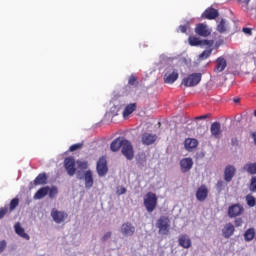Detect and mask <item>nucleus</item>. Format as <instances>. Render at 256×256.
Returning <instances> with one entry per match:
<instances>
[{
    "mask_svg": "<svg viewBox=\"0 0 256 256\" xmlns=\"http://www.w3.org/2000/svg\"><path fill=\"white\" fill-rule=\"evenodd\" d=\"M236 227H241L243 225V219L238 218L234 221Z\"/></svg>",
    "mask_w": 256,
    "mask_h": 256,
    "instance_id": "de8ad7c7",
    "label": "nucleus"
},
{
    "mask_svg": "<svg viewBox=\"0 0 256 256\" xmlns=\"http://www.w3.org/2000/svg\"><path fill=\"white\" fill-rule=\"evenodd\" d=\"M243 171H246V173H249V175H256V163H246L243 166Z\"/></svg>",
    "mask_w": 256,
    "mask_h": 256,
    "instance_id": "cd10ccee",
    "label": "nucleus"
},
{
    "mask_svg": "<svg viewBox=\"0 0 256 256\" xmlns=\"http://www.w3.org/2000/svg\"><path fill=\"white\" fill-rule=\"evenodd\" d=\"M195 33H197V35L200 37H209V35H211L209 27L203 23H200L196 26Z\"/></svg>",
    "mask_w": 256,
    "mask_h": 256,
    "instance_id": "dca6fc26",
    "label": "nucleus"
},
{
    "mask_svg": "<svg viewBox=\"0 0 256 256\" xmlns=\"http://www.w3.org/2000/svg\"><path fill=\"white\" fill-rule=\"evenodd\" d=\"M223 187H225L223 180H219L216 184V188L218 189V191H223Z\"/></svg>",
    "mask_w": 256,
    "mask_h": 256,
    "instance_id": "c03bdc74",
    "label": "nucleus"
},
{
    "mask_svg": "<svg viewBox=\"0 0 256 256\" xmlns=\"http://www.w3.org/2000/svg\"><path fill=\"white\" fill-rule=\"evenodd\" d=\"M85 187L91 189L93 187V172L87 170L84 174Z\"/></svg>",
    "mask_w": 256,
    "mask_h": 256,
    "instance_id": "b1692460",
    "label": "nucleus"
},
{
    "mask_svg": "<svg viewBox=\"0 0 256 256\" xmlns=\"http://www.w3.org/2000/svg\"><path fill=\"white\" fill-rule=\"evenodd\" d=\"M57 193H59V190L57 187L53 186L52 188L48 187V195L50 199H54V197H57Z\"/></svg>",
    "mask_w": 256,
    "mask_h": 256,
    "instance_id": "473e14b6",
    "label": "nucleus"
},
{
    "mask_svg": "<svg viewBox=\"0 0 256 256\" xmlns=\"http://www.w3.org/2000/svg\"><path fill=\"white\" fill-rule=\"evenodd\" d=\"M79 149H83V143H77L70 146L69 151H79Z\"/></svg>",
    "mask_w": 256,
    "mask_h": 256,
    "instance_id": "58836bf2",
    "label": "nucleus"
},
{
    "mask_svg": "<svg viewBox=\"0 0 256 256\" xmlns=\"http://www.w3.org/2000/svg\"><path fill=\"white\" fill-rule=\"evenodd\" d=\"M213 52V50H204L200 55H199V59L205 60V59H209V57H211V53Z\"/></svg>",
    "mask_w": 256,
    "mask_h": 256,
    "instance_id": "c9c22d12",
    "label": "nucleus"
},
{
    "mask_svg": "<svg viewBox=\"0 0 256 256\" xmlns=\"http://www.w3.org/2000/svg\"><path fill=\"white\" fill-rule=\"evenodd\" d=\"M225 19H221L220 23L217 25V31L218 33H225L227 31V28L225 27Z\"/></svg>",
    "mask_w": 256,
    "mask_h": 256,
    "instance_id": "72a5a7b5",
    "label": "nucleus"
},
{
    "mask_svg": "<svg viewBox=\"0 0 256 256\" xmlns=\"http://www.w3.org/2000/svg\"><path fill=\"white\" fill-rule=\"evenodd\" d=\"M96 169L99 177H105V175H107L109 167L107 166V158H105V156L99 158Z\"/></svg>",
    "mask_w": 256,
    "mask_h": 256,
    "instance_id": "0eeeda50",
    "label": "nucleus"
},
{
    "mask_svg": "<svg viewBox=\"0 0 256 256\" xmlns=\"http://www.w3.org/2000/svg\"><path fill=\"white\" fill-rule=\"evenodd\" d=\"M108 239H111V232H107L106 234L103 235L102 241H108Z\"/></svg>",
    "mask_w": 256,
    "mask_h": 256,
    "instance_id": "09e8293b",
    "label": "nucleus"
},
{
    "mask_svg": "<svg viewBox=\"0 0 256 256\" xmlns=\"http://www.w3.org/2000/svg\"><path fill=\"white\" fill-rule=\"evenodd\" d=\"M49 195V186H45L40 188L35 194L34 199L39 200L43 199V197H47Z\"/></svg>",
    "mask_w": 256,
    "mask_h": 256,
    "instance_id": "a878e982",
    "label": "nucleus"
},
{
    "mask_svg": "<svg viewBox=\"0 0 256 256\" xmlns=\"http://www.w3.org/2000/svg\"><path fill=\"white\" fill-rule=\"evenodd\" d=\"M240 101H241V99H239V98L234 99V103H239Z\"/></svg>",
    "mask_w": 256,
    "mask_h": 256,
    "instance_id": "6e6d98bb",
    "label": "nucleus"
},
{
    "mask_svg": "<svg viewBox=\"0 0 256 256\" xmlns=\"http://www.w3.org/2000/svg\"><path fill=\"white\" fill-rule=\"evenodd\" d=\"M202 19H208L209 21H213V19H217L219 17V10L209 7L202 13Z\"/></svg>",
    "mask_w": 256,
    "mask_h": 256,
    "instance_id": "ddd939ff",
    "label": "nucleus"
},
{
    "mask_svg": "<svg viewBox=\"0 0 256 256\" xmlns=\"http://www.w3.org/2000/svg\"><path fill=\"white\" fill-rule=\"evenodd\" d=\"M15 233L16 235H19V237H22V239H26V241H29L30 237L29 234L25 233V229L21 227V223L17 222L14 225Z\"/></svg>",
    "mask_w": 256,
    "mask_h": 256,
    "instance_id": "4be33fe9",
    "label": "nucleus"
},
{
    "mask_svg": "<svg viewBox=\"0 0 256 256\" xmlns=\"http://www.w3.org/2000/svg\"><path fill=\"white\" fill-rule=\"evenodd\" d=\"M242 31L246 35H253V30L251 28H243Z\"/></svg>",
    "mask_w": 256,
    "mask_h": 256,
    "instance_id": "49530a36",
    "label": "nucleus"
},
{
    "mask_svg": "<svg viewBox=\"0 0 256 256\" xmlns=\"http://www.w3.org/2000/svg\"><path fill=\"white\" fill-rule=\"evenodd\" d=\"M188 27H189V25H180L179 30L181 33H187Z\"/></svg>",
    "mask_w": 256,
    "mask_h": 256,
    "instance_id": "a18cd8bd",
    "label": "nucleus"
},
{
    "mask_svg": "<svg viewBox=\"0 0 256 256\" xmlns=\"http://www.w3.org/2000/svg\"><path fill=\"white\" fill-rule=\"evenodd\" d=\"M8 212H9V207H7V206L1 207L0 208V219H3V217H5Z\"/></svg>",
    "mask_w": 256,
    "mask_h": 256,
    "instance_id": "ea45409f",
    "label": "nucleus"
},
{
    "mask_svg": "<svg viewBox=\"0 0 256 256\" xmlns=\"http://www.w3.org/2000/svg\"><path fill=\"white\" fill-rule=\"evenodd\" d=\"M141 141L146 146L153 145L157 141V135L145 132L142 134Z\"/></svg>",
    "mask_w": 256,
    "mask_h": 256,
    "instance_id": "f3484780",
    "label": "nucleus"
},
{
    "mask_svg": "<svg viewBox=\"0 0 256 256\" xmlns=\"http://www.w3.org/2000/svg\"><path fill=\"white\" fill-rule=\"evenodd\" d=\"M125 141H126V139L121 138V137L114 139L112 141V143L110 144L111 151H113L114 153H117V151H119V149H121V147H123Z\"/></svg>",
    "mask_w": 256,
    "mask_h": 256,
    "instance_id": "6ab92c4d",
    "label": "nucleus"
},
{
    "mask_svg": "<svg viewBox=\"0 0 256 256\" xmlns=\"http://www.w3.org/2000/svg\"><path fill=\"white\" fill-rule=\"evenodd\" d=\"M122 155L128 160L133 161V157H135V152L133 151V145L129 140L124 141L122 145Z\"/></svg>",
    "mask_w": 256,
    "mask_h": 256,
    "instance_id": "423d86ee",
    "label": "nucleus"
},
{
    "mask_svg": "<svg viewBox=\"0 0 256 256\" xmlns=\"http://www.w3.org/2000/svg\"><path fill=\"white\" fill-rule=\"evenodd\" d=\"M227 69V60L225 57L220 56L216 59V66L214 68L215 73H223Z\"/></svg>",
    "mask_w": 256,
    "mask_h": 256,
    "instance_id": "2eb2a0df",
    "label": "nucleus"
},
{
    "mask_svg": "<svg viewBox=\"0 0 256 256\" xmlns=\"http://www.w3.org/2000/svg\"><path fill=\"white\" fill-rule=\"evenodd\" d=\"M117 195H125V193H127V189L123 186L117 188V191H116Z\"/></svg>",
    "mask_w": 256,
    "mask_h": 256,
    "instance_id": "37998d69",
    "label": "nucleus"
},
{
    "mask_svg": "<svg viewBox=\"0 0 256 256\" xmlns=\"http://www.w3.org/2000/svg\"><path fill=\"white\" fill-rule=\"evenodd\" d=\"M189 44L192 47H197V45H201V40L197 37H190L189 38Z\"/></svg>",
    "mask_w": 256,
    "mask_h": 256,
    "instance_id": "f704fd0d",
    "label": "nucleus"
},
{
    "mask_svg": "<svg viewBox=\"0 0 256 256\" xmlns=\"http://www.w3.org/2000/svg\"><path fill=\"white\" fill-rule=\"evenodd\" d=\"M128 85H139V81H137V76H135L134 74H132L129 79H128Z\"/></svg>",
    "mask_w": 256,
    "mask_h": 256,
    "instance_id": "4c0bfd02",
    "label": "nucleus"
},
{
    "mask_svg": "<svg viewBox=\"0 0 256 256\" xmlns=\"http://www.w3.org/2000/svg\"><path fill=\"white\" fill-rule=\"evenodd\" d=\"M199 145V141L195 138H187L184 141V147L187 149V151H191V149H196V147Z\"/></svg>",
    "mask_w": 256,
    "mask_h": 256,
    "instance_id": "5701e85b",
    "label": "nucleus"
},
{
    "mask_svg": "<svg viewBox=\"0 0 256 256\" xmlns=\"http://www.w3.org/2000/svg\"><path fill=\"white\" fill-rule=\"evenodd\" d=\"M255 239V228H249L244 233V241L248 242Z\"/></svg>",
    "mask_w": 256,
    "mask_h": 256,
    "instance_id": "c85d7f7f",
    "label": "nucleus"
},
{
    "mask_svg": "<svg viewBox=\"0 0 256 256\" xmlns=\"http://www.w3.org/2000/svg\"><path fill=\"white\" fill-rule=\"evenodd\" d=\"M64 167L67 171V174L70 177H73V175H75V173H77V168L75 167V158H73V157L65 158Z\"/></svg>",
    "mask_w": 256,
    "mask_h": 256,
    "instance_id": "6e6552de",
    "label": "nucleus"
},
{
    "mask_svg": "<svg viewBox=\"0 0 256 256\" xmlns=\"http://www.w3.org/2000/svg\"><path fill=\"white\" fill-rule=\"evenodd\" d=\"M233 233H235V226L231 223H227L222 229V235L225 239L233 237Z\"/></svg>",
    "mask_w": 256,
    "mask_h": 256,
    "instance_id": "aec40b11",
    "label": "nucleus"
},
{
    "mask_svg": "<svg viewBox=\"0 0 256 256\" xmlns=\"http://www.w3.org/2000/svg\"><path fill=\"white\" fill-rule=\"evenodd\" d=\"M178 244L180 247H183V249H189L191 247V238L187 234H182L178 238Z\"/></svg>",
    "mask_w": 256,
    "mask_h": 256,
    "instance_id": "412c9836",
    "label": "nucleus"
},
{
    "mask_svg": "<svg viewBox=\"0 0 256 256\" xmlns=\"http://www.w3.org/2000/svg\"><path fill=\"white\" fill-rule=\"evenodd\" d=\"M79 167H82V169H87V163L86 162H81L79 164Z\"/></svg>",
    "mask_w": 256,
    "mask_h": 256,
    "instance_id": "864d4df0",
    "label": "nucleus"
},
{
    "mask_svg": "<svg viewBox=\"0 0 256 256\" xmlns=\"http://www.w3.org/2000/svg\"><path fill=\"white\" fill-rule=\"evenodd\" d=\"M47 184V174L41 173L39 174L33 181V185H46Z\"/></svg>",
    "mask_w": 256,
    "mask_h": 256,
    "instance_id": "bb28decb",
    "label": "nucleus"
},
{
    "mask_svg": "<svg viewBox=\"0 0 256 256\" xmlns=\"http://www.w3.org/2000/svg\"><path fill=\"white\" fill-rule=\"evenodd\" d=\"M249 191L256 193V176L252 177L250 180Z\"/></svg>",
    "mask_w": 256,
    "mask_h": 256,
    "instance_id": "e433bc0d",
    "label": "nucleus"
},
{
    "mask_svg": "<svg viewBox=\"0 0 256 256\" xmlns=\"http://www.w3.org/2000/svg\"><path fill=\"white\" fill-rule=\"evenodd\" d=\"M17 207H19V198H13L10 201V204H9V211H10V213L12 211H15V209H17Z\"/></svg>",
    "mask_w": 256,
    "mask_h": 256,
    "instance_id": "7c9ffc66",
    "label": "nucleus"
},
{
    "mask_svg": "<svg viewBox=\"0 0 256 256\" xmlns=\"http://www.w3.org/2000/svg\"><path fill=\"white\" fill-rule=\"evenodd\" d=\"M231 145H233V146L239 145V140H237V138H232L231 139Z\"/></svg>",
    "mask_w": 256,
    "mask_h": 256,
    "instance_id": "603ef678",
    "label": "nucleus"
},
{
    "mask_svg": "<svg viewBox=\"0 0 256 256\" xmlns=\"http://www.w3.org/2000/svg\"><path fill=\"white\" fill-rule=\"evenodd\" d=\"M163 79L164 83L167 85H173V83L179 79V70L173 67L168 68L164 74Z\"/></svg>",
    "mask_w": 256,
    "mask_h": 256,
    "instance_id": "20e7f679",
    "label": "nucleus"
},
{
    "mask_svg": "<svg viewBox=\"0 0 256 256\" xmlns=\"http://www.w3.org/2000/svg\"><path fill=\"white\" fill-rule=\"evenodd\" d=\"M157 194L148 192L144 196V207L148 213H153L154 209H157Z\"/></svg>",
    "mask_w": 256,
    "mask_h": 256,
    "instance_id": "f257e3e1",
    "label": "nucleus"
},
{
    "mask_svg": "<svg viewBox=\"0 0 256 256\" xmlns=\"http://www.w3.org/2000/svg\"><path fill=\"white\" fill-rule=\"evenodd\" d=\"M156 227L159 229L160 235H169L171 220L167 216H161L156 222Z\"/></svg>",
    "mask_w": 256,
    "mask_h": 256,
    "instance_id": "f03ea898",
    "label": "nucleus"
},
{
    "mask_svg": "<svg viewBox=\"0 0 256 256\" xmlns=\"http://www.w3.org/2000/svg\"><path fill=\"white\" fill-rule=\"evenodd\" d=\"M251 135H252V139L254 141V144L256 145V132H253Z\"/></svg>",
    "mask_w": 256,
    "mask_h": 256,
    "instance_id": "5fc2aeb1",
    "label": "nucleus"
},
{
    "mask_svg": "<svg viewBox=\"0 0 256 256\" xmlns=\"http://www.w3.org/2000/svg\"><path fill=\"white\" fill-rule=\"evenodd\" d=\"M200 45H205L207 47H213V40H201Z\"/></svg>",
    "mask_w": 256,
    "mask_h": 256,
    "instance_id": "79ce46f5",
    "label": "nucleus"
},
{
    "mask_svg": "<svg viewBox=\"0 0 256 256\" xmlns=\"http://www.w3.org/2000/svg\"><path fill=\"white\" fill-rule=\"evenodd\" d=\"M245 213V208H243V205L237 203L232 204L228 207V217L230 219H235V217H241Z\"/></svg>",
    "mask_w": 256,
    "mask_h": 256,
    "instance_id": "39448f33",
    "label": "nucleus"
},
{
    "mask_svg": "<svg viewBox=\"0 0 256 256\" xmlns=\"http://www.w3.org/2000/svg\"><path fill=\"white\" fill-rule=\"evenodd\" d=\"M223 43V40H221L220 42H217L216 45H221Z\"/></svg>",
    "mask_w": 256,
    "mask_h": 256,
    "instance_id": "4d7b16f0",
    "label": "nucleus"
},
{
    "mask_svg": "<svg viewBox=\"0 0 256 256\" xmlns=\"http://www.w3.org/2000/svg\"><path fill=\"white\" fill-rule=\"evenodd\" d=\"M209 117H211V114H206V115H202V116H197L195 119L196 121H199L201 119H209Z\"/></svg>",
    "mask_w": 256,
    "mask_h": 256,
    "instance_id": "8fccbe9b",
    "label": "nucleus"
},
{
    "mask_svg": "<svg viewBox=\"0 0 256 256\" xmlns=\"http://www.w3.org/2000/svg\"><path fill=\"white\" fill-rule=\"evenodd\" d=\"M236 173L237 169L235 168V166L227 165L224 170V181H226V183H231Z\"/></svg>",
    "mask_w": 256,
    "mask_h": 256,
    "instance_id": "f8f14e48",
    "label": "nucleus"
},
{
    "mask_svg": "<svg viewBox=\"0 0 256 256\" xmlns=\"http://www.w3.org/2000/svg\"><path fill=\"white\" fill-rule=\"evenodd\" d=\"M120 231L124 237H133L135 235V227L131 224V222H125L121 225Z\"/></svg>",
    "mask_w": 256,
    "mask_h": 256,
    "instance_id": "9d476101",
    "label": "nucleus"
},
{
    "mask_svg": "<svg viewBox=\"0 0 256 256\" xmlns=\"http://www.w3.org/2000/svg\"><path fill=\"white\" fill-rule=\"evenodd\" d=\"M119 111H121V106L114 105L110 108V111L108 112L111 117H117L119 115Z\"/></svg>",
    "mask_w": 256,
    "mask_h": 256,
    "instance_id": "c756f323",
    "label": "nucleus"
},
{
    "mask_svg": "<svg viewBox=\"0 0 256 256\" xmlns=\"http://www.w3.org/2000/svg\"><path fill=\"white\" fill-rule=\"evenodd\" d=\"M51 217L55 223L60 224V223H63L65 219L69 217V215L64 211H59L53 208L51 211Z\"/></svg>",
    "mask_w": 256,
    "mask_h": 256,
    "instance_id": "1a4fd4ad",
    "label": "nucleus"
},
{
    "mask_svg": "<svg viewBox=\"0 0 256 256\" xmlns=\"http://www.w3.org/2000/svg\"><path fill=\"white\" fill-rule=\"evenodd\" d=\"M134 111H137V103L128 104L123 111L124 119H127V117H129V115H131Z\"/></svg>",
    "mask_w": 256,
    "mask_h": 256,
    "instance_id": "393cba45",
    "label": "nucleus"
},
{
    "mask_svg": "<svg viewBox=\"0 0 256 256\" xmlns=\"http://www.w3.org/2000/svg\"><path fill=\"white\" fill-rule=\"evenodd\" d=\"M210 133L214 139H219L221 137V123L213 122L210 127Z\"/></svg>",
    "mask_w": 256,
    "mask_h": 256,
    "instance_id": "a211bd4d",
    "label": "nucleus"
},
{
    "mask_svg": "<svg viewBox=\"0 0 256 256\" xmlns=\"http://www.w3.org/2000/svg\"><path fill=\"white\" fill-rule=\"evenodd\" d=\"M238 3H241L242 5L248 6L249 3H251V0H236Z\"/></svg>",
    "mask_w": 256,
    "mask_h": 256,
    "instance_id": "3c124183",
    "label": "nucleus"
},
{
    "mask_svg": "<svg viewBox=\"0 0 256 256\" xmlns=\"http://www.w3.org/2000/svg\"><path fill=\"white\" fill-rule=\"evenodd\" d=\"M246 203H247L248 207H255V205H256L255 197L251 194L246 195Z\"/></svg>",
    "mask_w": 256,
    "mask_h": 256,
    "instance_id": "2f4dec72",
    "label": "nucleus"
},
{
    "mask_svg": "<svg viewBox=\"0 0 256 256\" xmlns=\"http://www.w3.org/2000/svg\"><path fill=\"white\" fill-rule=\"evenodd\" d=\"M202 74L192 73L182 80L184 87H195L201 83Z\"/></svg>",
    "mask_w": 256,
    "mask_h": 256,
    "instance_id": "7ed1b4c3",
    "label": "nucleus"
},
{
    "mask_svg": "<svg viewBox=\"0 0 256 256\" xmlns=\"http://www.w3.org/2000/svg\"><path fill=\"white\" fill-rule=\"evenodd\" d=\"M180 169L183 173H189L193 169V158H183L180 160Z\"/></svg>",
    "mask_w": 256,
    "mask_h": 256,
    "instance_id": "4468645a",
    "label": "nucleus"
},
{
    "mask_svg": "<svg viewBox=\"0 0 256 256\" xmlns=\"http://www.w3.org/2000/svg\"><path fill=\"white\" fill-rule=\"evenodd\" d=\"M5 249H7V241L1 240L0 241V253H3V251H5Z\"/></svg>",
    "mask_w": 256,
    "mask_h": 256,
    "instance_id": "a19ab883",
    "label": "nucleus"
},
{
    "mask_svg": "<svg viewBox=\"0 0 256 256\" xmlns=\"http://www.w3.org/2000/svg\"><path fill=\"white\" fill-rule=\"evenodd\" d=\"M209 197V188L205 184H202L196 191V199L203 203Z\"/></svg>",
    "mask_w": 256,
    "mask_h": 256,
    "instance_id": "9b49d317",
    "label": "nucleus"
}]
</instances>
